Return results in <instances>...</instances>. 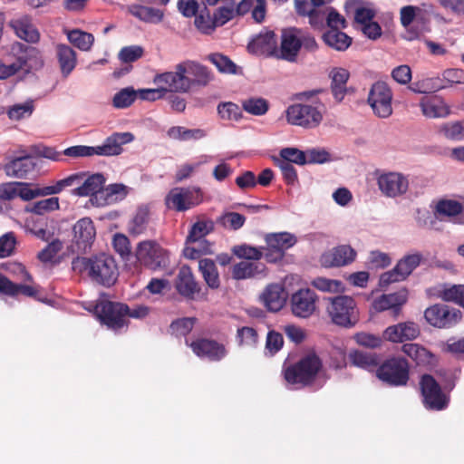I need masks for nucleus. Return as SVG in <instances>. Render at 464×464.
<instances>
[{
    "label": "nucleus",
    "mask_w": 464,
    "mask_h": 464,
    "mask_svg": "<svg viewBox=\"0 0 464 464\" xmlns=\"http://www.w3.org/2000/svg\"><path fill=\"white\" fill-rule=\"evenodd\" d=\"M313 92H304L298 94L300 100H312L290 105L285 111L288 123L307 129H313L320 125L325 112V106L318 98H314Z\"/></svg>",
    "instance_id": "obj_2"
},
{
    "label": "nucleus",
    "mask_w": 464,
    "mask_h": 464,
    "mask_svg": "<svg viewBox=\"0 0 464 464\" xmlns=\"http://www.w3.org/2000/svg\"><path fill=\"white\" fill-rule=\"evenodd\" d=\"M218 113L224 121H237L242 118V111L238 105L234 102H222L218 106Z\"/></svg>",
    "instance_id": "obj_60"
},
{
    "label": "nucleus",
    "mask_w": 464,
    "mask_h": 464,
    "mask_svg": "<svg viewBox=\"0 0 464 464\" xmlns=\"http://www.w3.org/2000/svg\"><path fill=\"white\" fill-rule=\"evenodd\" d=\"M356 251L349 245H341L325 251L320 257L324 267L344 266L354 261Z\"/></svg>",
    "instance_id": "obj_22"
},
{
    "label": "nucleus",
    "mask_w": 464,
    "mask_h": 464,
    "mask_svg": "<svg viewBox=\"0 0 464 464\" xmlns=\"http://www.w3.org/2000/svg\"><path fill=\"white\" fill-rule=\"evenodd\" d=\"M402 352L420 365H430L434 361V355L425 347L418 343H405L401 347Z\"/></svg>",
    "instance_id": "obj_38"
},
{
    "label": "nucleus",
    "mask_w": 464,
    "mask_h": 464,
    "mask_svg": "<svg viewBox=\"0 0 464 464\" xmlns=\"http://www.w3.org/2000/svg\"><path fill=\"white\" fill-rule=\"evenodd\" d=\"M349 358L353 365L370 372L378 366L377 356L373 353L354 351L350 353Z\"/></svg>",
    "instance_id": "obj_47"
},
{
    "label": "nucleus",
    "mask_w": 464,
    "mask_h": 464,
    "mask_svg": "<svg viewBox=\"0 0 464 464\" xmlns=\"http://www.w3.org/2000/svg\"><path fill=\"white\" fill-rule=\"evenodd\" d=\"M56 55L63 76L67 77L77 64L76 53L70 46L58 44Z\"/></svg>",
    "instance_id": "obj_37"
},
{
    "label": "nucleus",
    "mask_w": 464,
    "mask_h": 464,
    "mask_svg": "<svg viewBox=\"0 0 464 464\" xmlns=\"http://www.w3.org/2000/svg\"><path fill=\"white\" fill-rule=\"evenodd\" d=\"M438 131L447 140H464V120L442 123L440 125Z\"/></svg>",
    "instance_id": "obj_43"
},
{
    "label": "nucleus",
    "mask_w": 464,
    "mask_h": 464,
    "mask_svg": "<svg viewBox=\"0 0 464 464\" xmlns=\"http://www.w3.org/2000/svg\"><path fill=\"white\" fill-rule=\"evenodd\" d=\"M62 241L59 239H53L38 253L37 256L40 261L47 263L52 261L53 258L62 250Z\"/></svg>",
    "instance_id": "obj_64"
},
{
    "label": "nucleus",
    "mask_w": 464,
    "mask_h": 464,
    "mask_svg": "<svg viewBox=\"0 0 464 464\" xmlns=\"http://www.w3.org/2000/svg\"><path fill=\"white\" fill-rule=\"evenodd\" d=\"M153 83L163 88L166 95L168 93H188V81L182 72L179 63L174 66V71L156 74Z\"/></svg>",
    "instance_id": "obj_17"
},
{
    "label": "nucleus",
    "mask_w": 464,
    "mask_h": 464,
    "mask_svg": "<svg viewBox=\"0 0 464 464\" xmlns=\"http://www.w3.org/2000/svg\"><path fill=\"white\" fill-rule=\"evenodd\" d=\"M321 366V361L316 355H307L296 364L288 367L285 371V378L288 383L304 385L315 377Z\"/></svg>",
    "instance_id": "obj_7"
},
{
    "label": "nucleus",
    "mask_w": 464,
    "mask_h": 464,
    "mask_svg": "<svg viewBox=\"0 0 464 464\" xmlns=\"http://www.w3.org/2000/svg\"><path fill=\"white\" fill-rule=\"evenodd\" d=\"M59 198L52 197L34 202L33 206L27 208L26 210L37 215H44L47 212L59 209Z\"/></svg>",
    "instance_id": "obj_61"
},
{
    "label": "nucleus",
    "mask_w": 464,
    "mask_h": 464,
    "mask_svg": "<svg viewBox=\"0 0 464 464\" xmlns=\"http://www.w3.org/2000/svg\"><path fill=\"white\" fill-rule=\"evenodd\" d=\"M422 114L430 119L446 118L450 114V108L440 96H425L420 101Z\"/></svg>",
    "instance_id": "obj_29"
},
{
    "label": "nucleus",
    "mask_w": 464,
    "mask_h": 464,
    "mask_svg": "<svg viewBox=\"0 0 464 464\" xmlns=\"http://www.w3.org/2000/svg\"><path fill=\"white\" fill-rule=\"evenodd\" d=\"M392 264V257L389 254L380 250L370 251L365 262L369 269H383Z\"/></svg>",
    "instance_id": "obj_54"
},
{
    "label": "nucleus",
    "mask_w": 464,
    "mask_h": 464,
    "mask_svg": "<svg viewBox=\"0 0 464 464\" xmlns=\"http://www.w3.org/2000/svg\"><path fill=\"white\" fill-rule=\"evenodd\" d=\"M82 180L78 187L72 190V194L77 197H91L92 205L102 207L106 201L102 200L104 196L105 178L101 173L87 174L81 171Z\"/></svg>",
    "instance_id": "obj_8"
},
{
    "label": "nucleus",
    "mask_w": 464,
    "mask_h": 464,
    "mask_svg": "<svg viewBox=\"0 0 464 464\" xmlns=\"http://www.w3.org/2000/svg\"><path fill=\"white\" fill-rule=\"evenodd\" d=\"M103 192L104 196L102 200L106 201L107 205L124 198L129 192V188L123 184L115 183L105 188Z\"/></svg>",
    "instance_id": "obj_58"
},
{
    "label": "nucleus",
    "mask_w": 464,
    "mask_h": 464,
    "mask_svg": "<svg viewBox=\"0 0 464 464\" xmlns=\"http://www.w3.org/2000/svg\"><path fill=\"white\" fill-rule=\"evenodd\" d=\"M127 11L140 22L158 24L164 19V11L148 5L133 4L127 6Z\"/></svg>",
    "instance_id": "obj_33"
},
{
    "label": "nucleus",
    "mask_w": 464,
    "mask_h": 464,
    "mask_svg": "<svg viewBox=\"0 0 464 464\" xmlns=\"http://www.w3.org/2000/svg\"><path fill=\"white\" fill-rule=\"evenodd\" d=\"M67 38L71 44L82 51H89L94 42V37L92 34L78 29L68 32Z\"/></svg>",
    "instance_id": "obj_51"
},
{
    "label": "nucleus",
    "mask_w": 464,
    "mask_h": 464,
    "mask_svg": "<svg viewBox=\"0 0 464 464\" xmlns=\"http://www.w3.org/2000/svg\"><path fill=\"white\" fill-rule=\"evenodd\" d=\"M345 8L347 11L353 12L355 23L360 27L373 21L376 14L372 4L362 0H348L345 3Z\"/></svg>",
    "instance_id": "obj_34"
},
{
    "label": "nucleus",
    "mask_w": 464,
    "mask_h": 464,
    "mask_svg": "<svg viewBox=\"0 0 464 464\" xmlns=\"http://www.w3.org/2000/svg\"><path fill=\"white\" fill-rule=\"evenodd\" d=\"M311 285L318 291L330 294L343 293L345 290L342 281L331 279L324 276H318L312 280Z\"/></svg>",
    "instance_id": "obj_48"
},
{
    "label": "nucleus",
    "mask_w": 464,
    "mask_h": 464,
    "mask_svg": "<svg viewBox=\"0 0 464 464\" xmlns=\"http://www.w3.org/2000/svg\"><path fill=\"white\" fill-rule=\"evenodd\" d=\"M314 49L315 40L296 28L291 27L282 30L280 47H277L276 58L289 63H295L302 46Z\"/></svg>",
    "instance_id": "obj_4"
},
{
    "label": "nucleus",
    "mask_w": 464,
    "mask_h": 464,
    "mask_svg": "<svg viewBox=\"0 0 464 464\" xmlns=\"http://www.w3.org/2000/svg\"><path fill=\"white\" fill-rule=\"evenodd\" d=\"M198 268L207 285L213 289L219 286V275L215 262L209 258H202L198 262Z\"/></svg>",
    "instance_id": "obj_40"
},
{
    "label": "nucleus",
    "mask_w": 464,
    "mask_h": 464,
    "mask_svg": "<svg viewBox=\"0 0 464 464\" xmlns=\"http://www.w3.org/2000/svg\"><path fill=\"white\" fill-rule=\"evenodd\" d=\"M440 78H425L414 82L411 90L416 93H430L445 88Z\"/></svg>",
    "instance_id": "obj_55"
},
{
    "label": "nucleus",
    "mask_w": 464,
    "mask_h": 464,
    "mask_svg": "<svg viewBox=\"0 0 464 464\" xmlns=\"http://www.w3.org/2000/svg\"><path fill=\"white\" fill-rule=\"evenodd\" d=\"M17 198H20L24 201H29L37 197L49 196L46 186L32 188L31 184L26 182H17Z\"/></svg>",
    "instance_id": "obj_56"
},
{
    "label": "nucleus",
    "mask_w": 464,
    "mask_h": 464,
    "mask_svg": "<svg viewBox=\"0 0 464 464\" xmlns=\"http://www.w3.org/2000/svg\"><path fill=\"white\" fill-rule=\"evenodd\" d=\"M134 140L130 132H115L106 138L102 144L98 146L76 145L65 149L63 151V156L73 159L99 156H117L120 155L124 144H128Z\"/></svg>",
    "instance_id": "obj_3"
},
{
    "label": "nucleus",
    "mask_w": 464,
    "mask_h": 464,
    "mask_svg": "<svg viewBox=\"0 0 464 464\" xmlns=\"http://www.w3.org/2000/svg\"><path fill=\"white\" fill-rule=\"evenodd\" d=\"M8 25L18 38L27 43H37L40 39L39 31L33 24V18L29 14H19L14 15L8 22Z\"/></svg>",
    "instance_id": "obj_24"
},
{
    "label": "nucleus",
    "mask_w": 464,
    "mask_h": 464,
    "mask_svg": "<svg viewBox=\"0 0 464 464\" xmlns=\"http://www.w3.org/2000/svg\"><path fill=\"white\" fill-rule=\"evenodd\" d=\"M135 256L141 265L154 271L164 269L169 264V251L155 240L140 242L136 246Z\"/></svg>",
    "instance_id": "obj_6"
},
{
    "label": "nucleus",
    "mask_w": 464,
    "mask_h": 464,
    "mask_svg": "<svg viewBox=\"0 0 464 464\" xmlns=\"http://www.w3.org/2000/svg\"><path fill=\"white\" fill-rule=\"evenodd\" d=\"M213 14L216 25L222 26L237 15L236 0H224Z\"/></svg>",
    "instance_id": "obj_42"
},
{
    "label": "nucleus",
    "mask_w": 464,
    "mask_h": 464,
    "mask_svg": "<svg viewBox=\"0 0 464 464\" xmlns=\"http://www.w3.org/2000/svg\"><path fill=\"white\" fill-rule=\"evenodd\" d=\"M34 110V101L27 100L23 103H16L8 109L7 114L11 120L19 121L28 118Z\"/></svg>",
    "instance_id": "obj_57"
},
{
    "label": "nucleus",
    "mask_w": 464,
    "mask_h": 464,
    "mask_svg": "<svg viewBox=\"0 0 464 464\" xmlns=\"http://www.w3.org/2000/svg\"><path fill=\"white\" fill-rule=\"evenodd\" d=\"M0 292L8 295H16L21 293L26 296H34L36 294L33 286L14 284L2 275H0Z\"/></svg>",
    "instance_id": "obj_44"
},
{
    "label": "nucleus",
    "mask_w": 464,
    "mask_h": 464,
    "mask_svg": "<svg viewBox=\"0 0 464 464\" xmlns=\"http://www.w3.org/2000/svg\"><path fill=\"white\" fill-rule=\"evenodd\" d=\"M377 377L391 385L406 384L409 379V365L405 359L393 357L377 368Z\"/></svg>",
    "instance_id": "obj_10"
},
{
    "label": "nucleus",
    "mask_w": 464,
    "mask_h": 464,
    "mask_svg": "<svg viewBox=\"0 0 464 464\" xmlns=\"http://www.w3.org/2000/svg\"><path fill=\"white\" fill-rule=\"evenodd\" d=\"M37 163L31 156L17 157L4 166V171L9 178L25 179L36 168Z\"/></svg>",
    "instance_id": "obj_28"
},
{
    "label": "nucleus",
    "mask_w": 464,
    "mask_h": 464,
    "mask_svg": "<svg viewBox=\"0 0 464 464\" xmlns=\"http://www.w3.org/2000/svg\"><path fill=\"white\" fill-rule=\"evenodd\" d=\"M423 256L419 252L404 256L398 261L394 268L383 273L380 277L381 285H387L391 283L400 282L406 279L412 271L418 267Z\"/></svg>",
    "instance_id": "obj_13"
},
{
    "label": "nucleus",
    "mask_w": 464,
    "mask_h": 464,
    "mask_svg": "<svg viewBox=\"0 0 464 464\" xmlns=\"http://www.w3.org/2000/svg\"><path fill=\"white\" fill-rule=\"evenodd\" d=\"M435 213L455 225L464 226V197L440 199Z\"/></svg>",
    "instance_id": "obj_21"
},
{
    "label": "nucleus",
    "mask_w": 464,
    "mask_h": 464,
    "mask_svg": "<svg viewBox=\"0 0 464 464\" xmlns=\"http://www.w3.org/2000/svg\"><path fill=\"white\" fill-rule=\"evenodd\" d=\"M210 159V156L202 155L196 161L186 162L184 164H181L180 166H179L176 171V180L182 181L186 179H188L198 168H199L203 164L208 163Z\"/></svg>",
    "instance_id": "obj_52"
},
{
    "label": "nucleus",
    "mask_w": 464,
    "mask_h": 464,
    "mask_svg": "<svg viewBox=\"0 0 464 464\" xmlns=\"http://www.w3.org/2000/svg\"><path fill=\"white\" fill-rule=\"evenodd\" d=\"M213 222L210 220L195 223L189 231L187 242L189 244H203V241H207L205 237L213 230Z\"/></svg>",
    "instance_id": "obj_49"
},
{
    "label": "nucleus",
    "mask_w": 464,
    "mask_h": 464,
    "mask_svg": "<svg viewBox=\"0 0 464 464\" xmlns=\"http://www.w3.org/2000/svg\"><path fill=\"white\" fill-rule=\"evenodd\" d=\"M243 109L256 116H261L268 111V102L263 98H249L242 102Z\"/></svg>",
    "instance_id": "obj_59"
},
{
    "label": "nucleus",
    "mask_w": 464,
    "mask_h": 464,
    "mask_svg": "<svg viewBox=\"0 0 464 464\" xmlns=\"http://www.w3.org/2000/svg\"><path fill=\"white\" fill-rule=\"evenodd\" d=\"M266 242L268 246L267 253L265 255L266 259L275 263L281 260L285 251L295 246L297 240L294 234L279 232L266 235Z\"/></svg>",
    "instance_id": "obj_18"
},
{
    "label": "nucleus",
    "mask_w": 464,
    "mask_h": 464,
    "mask_svg": "<svg viewBox=\"0 0 464 464\" xmlns=\"http://www.w3.org/2000/svg\"><path fill=\"white\" fill-rule=\"evenodd\" d=\"M424 317L434 327L447 328L456 324L461 314L459 310L447 304H434L425 310Z\"/></svg>",
    "instance_id": "obj_16"
},
{
    "label": "nucleus",
    "mask_w": 464,
    "mask_h": 464,
    "mask_svg": "<svg viewBox=\"0 0 464 464\" xmlns=\"http://www.w3.org/2000/svg\"><path fill=\"white\" fill-rule=\"evenodd\" d=\"M95 314L109 329L118 331L126 325L129 306L120 303L101 301L95 305Z\"/></svg>",
    "instance_id": "obj_9"
},
{
    "label": "nucleus",
    "mask_w": 464,
    "mask_h": 464,
    "mask_svg": "<svg viewBox=\"0 0 464 464\" xmlns=\"http://www.w3.org/2000/svg\"><path fill=\"white\" fill-rule=\"evenodd\" d=\"M354 340L361 346L374 349L381 347L384 339L373 334L362 332L354 335Z\"/></svg>",
    "instance_id": "obj_63"
},
{
    "label": "nucleus",
    "mask_w": 464,
    "mask_h": 464,
    "mask_svg": "<svg viewBox=\"0 0 464 464\" xmlns=\"http://www.w3.org/2000/svg\"><path fill=\"white\" fill-rule=\"evenodd\" d=\"M323 39L328 46L337 51H344L352 44V38L339 30L327 31L323 34Z\"/></svg>",
    "instance_id": "obj_41"
},
{
    "label": "nucleus",
    "mask_w": 464,
    "mask_h": 464,
    "mask_svg": "<svg viewBox=\"0 0 464 464\" xmlns=\"http://www.w3.org/2000/svg\"><path fill=\"white\" fill-rule=\"evenodd\" d=\"M420 334L419 325L411 321L388 326L382 334L384 340L391 343H403L416 339Z\"/></svg>",
    "instance_id": "obj_23"
},
{
    "label": "nucleus",
    "mask_w": 464,
    "mask_h": 464,
    "mask_svg": "<svg viewBox=\"0 0 464 464\" xmlns=\"http://www.w3.org/2000/svg\"><path fill=\"white\" fill-rule=\"evenodd\" d=\"M202 200V194L198 188H174L165 198L166 206L177 211H185Z\"/></svg>",
    "instance_id": "obj_12"
},
{
    "label": "nucleus",
    "mask_w": 464,
    "mask_h": 464,
    "mask_svg": "<svg viewBox=\"0 0 464 464\" xmlns=\"http://www.w3.org/2000/svg\"><path fill=\"white\" fill-rule=\"evenodd\" d=\"M249 52L276 58L277 39L273 31L263 30L248 44Z\"/></svg>",
    "instance_id": "obj_26"
},
{
    "label": "nucleus",
    "mask_w": 464,
    "mask_h": 464,
    "mask_svg": "<svg viewBox=\"0 0 464 464\" xmlns=\"http://www.w3.org/2000/svg\"><path fill=\"white\" fill-rule=\"evenodd\" d=\"M149 228V216L145 209H140L128 224V231L133 237L147 233Z\"/></svg>",
    "instance_id": "obj_46"
},
{
    "label": "nucleus",
    "mask_w": 464,
    "mask_h": 464,
    "mask_svg": "<svg viewBox=\"0 0 464 464\" xmlns=\"http://www.w3.org/2000/svg\"><path fill=\"white\" fill-rule=\"evenodd\" d=\"M32 51L33 49L29 46L20 42H14L6 49L5 57L7 62H11L20 72L26 65Z\"/></svg>",
    "instance_id": "obj_35"
},
{
    "label": "nucleus",
    "mask_w": 464,
    "mask_h": 464,
    "mask_svg": "<svg viewBox=\"0 0 464 464\" xmlns=\"http://www.w3.org/2000/svg\"><path fill=\"white\" fill-rule=\"evenodd\" d=\"M82 179V173L81 172H75L72 173L62 179H58L53 182V185L46 186L48 195H56L67 188H72L74 189L76 187H78L81 183Z\"/></svg>",
    "instance_id": "obj_45"
},
{
    "label": "nucleus",
    "mask_w": 464,
    "mask_h": 464,
    "mask_svg": "<svg viewBox=\"0 0 464 464\" xmlns=\"http://www.w3.org/2000/svg\"><path fill=\"white\" fill-rule=\"evenodd\" d=\"M179 63L188 81V92L195 87H206L214 80L211 71L197 61L185 60Z\"/></svg>",
    "instance_id": "obj_15"
},
{
    "label": "nucleus",
    "mask_w": 464,
    "mask_h": 464,
    "mask_svg": "<svg viewBox=\"0 0 464 464\" xmlns=\"http://www.w3.org/2000/svg\"><path fill=\"white\" fill-rule=\"evenodd\" d=\"M208 60L222 73H236L237 65L227 56L221 53H212L208 55Z\"/></svg>",
    "instance_id": "obj_62"
},
{
    "label": "nucleus",
    "mask_w": 464,
    "mask_h": 464,
    "mask_svg": "<svg viewBox=\"0 0 464 464\" xmlns=\"http://www.w3.org/2000/svg\"><path fill=\"white\" fill-rule=\"evenodd\" d=\"M407 299L408 293L403 289L393 294L381 295L373 301L372 307L377 312L391 309L393 311V314L397 315L400 312L401 306L407 302Z\"/></svg>",
    "instance_id": "obj_31"
},
{
    "label": "nucleus",
    "mask_w": 464,
    "mask_h": 464,
    "mask_svg": "<svg viewBox=\"0 0 464 464\" xmlns=\"http://www.w3.org/2000/svg\"><path fill=\"white\" fill-rule=\"evenodd\" d=\"M326 307L331 321L339 326L351 328L359 320V310L355 300L349 295H337L328 298Z\"/></svg>",
    "instance_id": "obj_5"
},
{
    "label": "nucleus",
    "mask_w": 464,
    "mask_h": 464,
    "mask_svg": "<svg viewBox=\"0 0 464 464\" xmlns=\"http://www.w3.org/2000/svg\"><path fill=\"white\" fill-rule=\"evenodd\" d=\"M287 297V292L280 284L268 285L260 295L261 302L270 312L280 311L285 304Z\"/></svg>",
    "instance_id": "obj_27"
},
{
    "label": "nucleus",
    "mask_w": 464,
    "mask_h": 464,
    "mask_svg": "<svg viewBox=\"0 0 464 464\" xmlns=\"http://www.w3.org/2000/svg\"><path fill=\"white\" fill-rule=\"evenodd\" d=\"M138 97V92L132 87H126L116 92L112 99V105L117 109L130 106Z\"/></svg>",
    "instance_id": "obj_53"
},
{
    "label": "nucleus",
    "mask_w": 464,
    "mask_h": 464,
    "mask_svg": "<svg viewBox=\"0 0 464 464\" xmlns=\"http://www.w3.org/2000/svg\"><path fill=\"white\" fill-rule=\"evenodd\" d=\"M392 92L384 82H377L372 84L369 95L368 103L374 114L379 118H388L392 113Z\"/></svg>",
    "instance_id": "obj_11"
},
{
    "label": "nucleus",
    "mask_w": 464,
    "mask_h": 464,
    "mask_svg": "<svg viewBox=\"0 0 464 464\" xmlns=\"http://www.w3.org/2000/svg\"><path fill=\"white\" fill-rule=\"evenodd\" d=\"M264 271L265 266L263 264L244 260L233 266L232 276L237 280H242L253 277Z\"/></svg>",
    "instance_id": "obj_39"
},
{
    "label": "nucleus",
    "mask_w": 464,
    "mask_h": 464,
    "mask_svg": "<svg viewBox=\"0 0 464 464\" xmlns=\"http://www.w3.org/2000/svg\"><path fill=\"white\" fill-rule=\"evenodd\" d=\"M177 291L183 296L194 299L199 293V287L195 281L191 269L188 266H182L177 276Z\"/></svg>",
    "instance_id": "obj_32"
},
{
    "label": "nucleus",
    "mask_w": 464,
    "mask_h": 464,
    "mask_svg": "<svg viewBox=\"0 0 464 464\" xmlns=\"http://www.w3.org/2000/svg\"><path fill=\"white\" fill-rule=\"evenodd\" d=\"M438 295L444 301L455 302L464 307V285H443Z\"/></svg>",
    "instance_id": "obj_50"
},
{
    "label": "nucleus",
    "mask_w": 464,
    "mask_h": 464,
    "mask_svg": "<svg viewBox=\"0 0 464 464\" xmlns=\"http://www.w3.org/2000/svg\"><path fill=\"white\" fill-rule=\"evenodd\" d=\"M349 76V72L344 68H334L330 72L332 92L338 102H342L346 94V82Z\"/></svg>",
    "instance_id": "obj_36"
},
{
    "label": "nucleus",
    "mask_w": 464,
    "mask_h": 464,
    "mask_svg": "<svg viewBox=\"0 0 464 464\" xmlns=\"http://www.w3.org/2000/svg\"><path fill=\"white\" fill-rule=\"evenodd\" d=\"M190 347L194 353L201 358L218 361L226 356V349L215 341L200 339L193 342Z\"/></svg>",
    "instance_id": "obj_30"
},
{
    "label": "nucleus",
    "mask_w": 464,
    "mask_h": 464,
    "mask_svg": "<svg viewBox=\"0 0 464 464\" xmlns=\"http://www.w3.org/2000/svg\"><path fill=\"white\" fill-rule=\"evenodd\" d=\"M420 384L426 408L440 411L447 406L448 400L432 376L423 375Z\"/></svg>",
    "instance_id": "obj_20"
},
{
    "label": "nucleus",
    "mask_w": 464,
    "mask_h": 464,
    "mask_svg": "<svg viewBox=\"0 0 464 464\" xmlns=\"http://www.w3.org/2000/svg\"><path fill=\"white\" fill-rule=\"evenodd\" d=\"M381 192L389 198L405 194L409 188L408 178L401 172L390 171L381 173L377 178Z\"/></svg>",
    "instance_id": "obj_19"
},
{
    "label": "nucleus",
    "mask_w": 464,
    "mask_h": 464,
    "mask_svg": "<svg viewBox=\"0 0 464 464\" xmlns=\"http://www.w3.org/2000/svg\"><path fill=\"white\" fill-rule=\"evenodd\" d=\"M72 268L75 273L86 275L92 281L103 285H112L118 276L114 259L106 255L78 256L72 260Z\"/></svg>",
    "instance_id": "obj_1"
},
{
    "label": "nucleus",
    "mask_w": 464,
    "mask_h": 464,
    "mask_svg": "<svg viewBox=\"0 0 464 464\" xmlns=\"http://www.w3.org/2000/svg\"><path fill=\"white\" fill-rule=\"evenodd\" d=\"M318 296L309 288H301L290 296L292 314L298 318L311 317L316 311Z\"/></svg>",
    "instance_id": "obj_14"
},
{
    "label": "nucleus",
    "mask_w": 464,
    "mask_h": 464,
    "mask_svg": "<svg viewBox=\"0 0 464 464\" xmlns=\"http://www.w3.org/2000/svg\"><path fill=\"white\" fill-rule=\"evenodd\" d=\"M73 242L78 250L86 251L94 242L96 229L92 220L90 218L79 219L72 227Z\"/></svg>",
    "instance_id": "obj_25"
}]
</instances>
